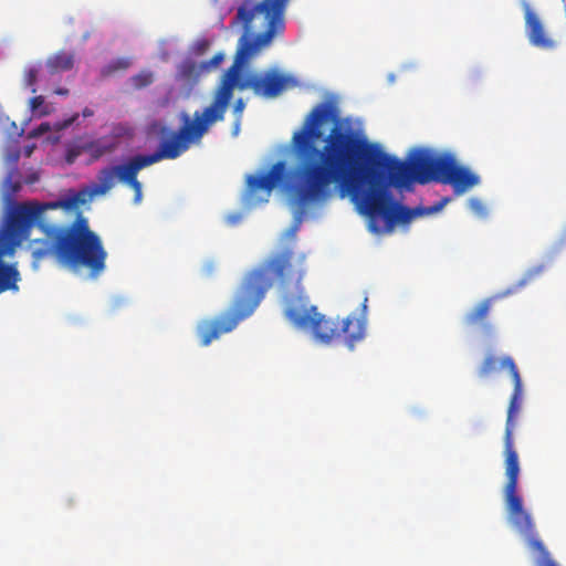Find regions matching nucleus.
Wrapping results in <instances>:
<instances>
[{"label":"nucleus","instance_id":"33","mask_svg":"<svg viewBox=\"0 0 566 566\" xmlns=\"http://www.w3.org/2000/svg\"><path fill=\"white\" fill-rule=\"evenodd\" d=\"M216 270V265L213 262H208L205 264L203 266V272L207 274V275H211Z\"/></svg>","mask_w":566,"mask_h":566},{"label":"nucleus","instance_id":"27","mask_svg":"<svg viewBox=\"0 0 566 566\" xmlns=\"http://www.w3.org/2000/svg\"><path fill=\"white\" fill-rule=\"evenodd\" d=\"M469 206H470L471 210L474 211L476 214L485 216L486 208L480 199L471 198L469 201Z\"/></svg>","mask_w":566,"mask_h":566},{"label":"nucleus","instance_id":"7","mask_svg":"<svg viewBox=\"0 0 566 566\" xmlns=\"http://www.w3.org/2000/svg\"><path fill=\"white\" fill-rule=\"evenodd\" d=\"M30 234L31 228L10 207L0 230V294L19 290L21 276L17 263H6L4 258L13 255Z\"/></svg>","mask_w":566,"mask_h":566},{"label":"nucleus","instance_id":"6","mask_svg":"<svg viewBox=\"0 0 566 566\" xmlns=\"http://www.w3.org/2000/svg\"><path fill=\"white\" fill-rule=\"evenodd\" d=\"M358 156L368 163V168L382 174L385 181L397 189H410L413 184L427 185L439 181L446 154H436L426 148L413 149L407 160L386 154L379 146L368 144L364 139ZM356 168H367L357 166Z\"/></svg>","mask_w":566,"mask_h":566},{"label":"nucleus","instance_id":"31","mask_svg":"<svg viewBox=\"0 0 566 566\" xmlns=\"http://www.w3.org/2000/svg\"><path fill=\"white\" fill-rule=\"evenodd\" d=\"M44 104V97L42 95L34 96L30 99L31 111H38Z\"/></svg>","mask_w":566,"mask_h":566},{"label":"nucleus","instance_id":"35","mask_svg":"<svg viewBox=\"0 0 566 566\" xmlns=\"http://www.w3.org/2000/svg\"><path fill=\"white\" fill-rule=\"evenodd\" d=\"M448 198L442 199L437 206L429 209L430 212H437L444 206L446 202H448Z\"/></svg>","mask_w":566,"mask_h":566},{"label":"nucleus","instance_id":"39","mask_svg":"<svg viewBox=\"0 0 566 566\" xmlns=\"http://www.w3.org/2000/svg\"><path fill=\"white\" fill-rule=\"evenodd\" d=\"M82 114H83V116H84V117H91V116H93V115H94V112H93L91 108L85 107V108L83 109Z\"/></svg>","mask_w":566,"mask_h":566},{"label":"nucleus","instance_id":"23","mask_svg":"<svg viewBox=\"0 0 566 566\" xmlns=\"http://www.w3.org/2000/svg\"><path fill=\"white\" fill-rule=\"evenodd\" d=\"M133 86L143 88L153 83V74L150 72H142L132 77Z\"/></svg>","mask_w":566,"mask_h":566},{"label":"nucleus","instance_id":"42","mask_svg":"<svg viewBox=\"0 0 566 566\" xmlns=\"http://www.w3.org/2000/svg\"><path fill=\"white\" fill-rule=\"evenodd\" d=\"M366 302H367V298H365V302L363 304V308L366 310Z\"/></svg>","mask_w":566,"mask_h":566},{"label":"nucleus","instance_id":"10","mask_svg":"<svg viewBox=\"0 0 566 566\" xmlns=\"http://www.w3.org/2000/svg\"><path fill=\"white\" fill-rule=\"evenodd\" d=\"M480 181V177L468 167L459 165L453 155L446 154L438 182L450 185L453 192L460 196L478 186Z\"/></svg>","mask_w":566,"mask_h":566},{"label":"nucleus","instance_id":"28","mask_svg":"<svg viewBox=\"0 0 566 566\" xmlns=\"http://www.w3.org/2000/svg\"><path fill=\"white\" fill-rule=\"evenodd\" d=\"M134 190V202L139 203L142 200V184L138 181V179L134 180L133 182L127 185Z\"/></svg>","mask_w":566,"mask_h":566},{"label":"nucleus","instance_id":"16","mask_svg":"<svg viewBox=\"0 0 566 566\" xmlns=\"http://www.w3.org/2000/svg\"><path fill=\"white\" fill-rule=\"evenodd\" d=\"M115 148L116 144L113 140L106 138H87V154H90L93 159H98L105 154L113 153Z\"/></svg>","mask_w":566,"mask_h":566},{"label":"nucleus","instance_id":"22","mask_svg":"<svg viewBox=\"0 0 566 566\" xmlns=\"http://www.w3.org/2000/svg\"><path fill=\"white\" fill-rule=\"evenodd\" d=\"M244 2H247L248 4H259V6H262L263 8L270 7V8L285 10L289 0H244Z\"/></svg>","mask_w":566,"mask_h":566},{"label":"nucleus","instance_id":"3","mask_svg":"<svg viewBox=\"0 0 566 566\" xmlns=\"http://www.w3.org/2000/svg\"><path fill=\"white\" fill-rule=\"evenodd\" d=\"M285 10L263 8L259 4L243 2L237 11L235 22H240L244 34L240 38L232 65L223 73L213 94L212 102L202 112L196 111L193 116L181 115L179 127V155L193 145H199L210 127L224 119L233 90H252L256 96L274 98L287 86L290 78L275 70L264 73H251L241 77V71L250 56L266 45L275 33L284 27Z\"/></svg>","mask_w":566,"mask_h":566},{"label":"nucleus","instance_id":"4","mask_svg":"<svg viewBox=\"0 0 566 566\" xmlns=\"http://www.w3.org/2000/svg\"><path fill=\"white\" fill-rule=\"evenodd\" d=\"M96 193L83 189L56 201L11 202L10 207L31 228L38 227L43 238L31 240L29 248L33 266L49 256L71 269H85L91 277H97L106 269L107 252L97 233L90 229L87 219L80 212L69 226L48 223L46 210H75L87 203Z\"/></svg>","mask_w":566,"mask_h":566},{"label":"nucleus","instance_id":"17","mask_svg":"<svg viewBox=\"0 0 566 566\" xmlns=\"http://www.w3.org/2000/svg\"><path fill=\"white\" fill-rule=\"evenodd\" d=\"M203 74H207L203 62L187 59L180 65V75L188 81L196 82Z\"/></svg>","mask_w":566,"mask_h":566},{"label":"nucleus","instance_id":"14","mask_svg":"<svg viewBox=\"0 0 566 566\" xmlns=\"http://www.w3.org/2000/svg\"><path fill=\"white\" fill-rule=\"evenodd\" d=\"M526 23L530 31L531 42L535 45L547 46L548 41L545 38L543 25L539 19L531 11H527L526 13Z\"/></svg>","mask_w":566,"mask_h":566},{"label":"nucleus","instance_id":"19","mask_svg":"<svg viewBox=\"0 0 566 566\" xmlns=\"http://www.w3.org/2000/svg\"><path fill=\"white\" fill-rule=\"evenodd\" d=\"M129 65H130V61L128 59L119 57V59H116V60L109 62L107 65H105L102 69L101 74L104 77L111 76L118 71L127 70L129 67Z\"/></svg>","mask_w":566,"mask_h":566},{"label":"nucleus","instance_id":"32","mask_svg":"<svg viewBox=\"0 0 566 566\" xmlns=\"http://www.w3.org/2000/svg\"><path fill=\"white\" fill-rule=\"evenodd\" d=\"M241 123H242V119L234 118V122L232 125V132H231L233 137L239 136L240 130H241Z\"/></svg>","mask_w":566,"mask_h":566},{"label":"nucleus","instance_id":"34","mask_svg":"<svg viewBox=\"0 0 566 566\" xmlns=\"http://www.w3.org/2000/svg\"><path fill=\"white\" fill-rule=\"evenodd\" d=\"M241 220L240 214H230L227 217V222L231 226L237 224Z\"/></svg>","mask_w":566,"mask_h":566},{"label":"nucleus","instance_id":"21","mask_svg":"<svg viewBox=\"0 0 566 566\" xmlns=\"http://www.w3.org/2000/svg\"><path fill=\"white\" fill-rule=\"evenodd\" d=\"M17 171H11L4 180L6 197L8 200L11 199L21 189L19 180L13 181L12 177Z\"/></svg>","mask_w":566,"mask_h":566},{"label":"nucleus","instance_id":"2","mask_svg":"<svg viewBox=\"0 0 566 566\" xmlns=\"http://www.w3.org/2000/svg\"><path fill=\"white\" fill-rule=\"evenodd\" d=\"M305 273V255H295L291 247L271 253L258 268L247 273L229 310L198 325L201 345L208 346L252 315L274 281L283 294L284 315L295 328L310 331L321 344L338 339L340 321L325 317L317 306L308 304L310 298L301 284Z\"/></svg>","mask_w":566,"mask_h":566},{"label":"nucleus","instance_id":"15","mask_svg":"<svg viewBox=\"0 0 566 566\" xmlns=\"http://www.w3.org/2000/svg\"><path fill=\"white\" fill-rule=\"evenodd\" d=\"M116 179L114 166L102 169L97 175L98 182L93 187V193L105 195L114 187Z\"/></svg>","mask_w":566,"mask_h":566},{"label":"nucleus","instance_id":"5","mask_svg":"<svg viewBox=\"0 0 566 566\" xmlns=\"http://www.w3.org/2000/svg\"><path fill=\"white\" fill-rule=\"evenodd\" d=\"M501 367L509 370L513 381V392L507 407V417L504 433V467L506 483L504 486V499L509 521L512 526L525 538L528 547L538 554L537 566H556L543 542L539 539L531 514L524 510L523 500L517 494L520 475V462L517 452L514 449L513 431L515 420L520 413L523 402V384L520 371L514 359L504 356L500 360Z\"/></svg>","mask_w":566,"mask_h":566},{"label":"nucleus","instance_id":"41","mask_svg":"<svg viewBox=\"0 0 566 566\" xmlns=\"http://www.w3.org/2000/svg\"><path fill=\"white\" fill-rule=\"evenodd\" d=\"M48 114H49V112H48V111H41V112H40V115H48Z\"/></svg>","mask_w":566,"mask_h":566},{"label":"nucleus","instance_id":"18","mask_svg":"<svg viewBox=\"0 0 566 566\" xmlns=\"http://www.w3.org/2000/svg\"><path fill=\"white\" fill-rule=\"evenodd\" d=\"M83 153H87V137H78L70 143L66 147L65 159L69 164H73Z\"/></svg>","mask_w":566,"mask_h":566},{"label":"nucleus","instance_id":"38","mask_svg":"<svg viewBox=\"0 0 566 566\" xmlns=\"http://www.w3.org/2000/svg\"><path fill=\"white\" fill-rule=\"evenodd\" d=\"M54 93L56 95H62V96H66L69 95V90L67 88H64V87H59L54 91Z\"/></svg>","mask_w":566,"mask_h":566},{"label":"nucleus","instance_id":"24","mask_svg":"<svg viewBox=\"0 0 566 566\" xmlns=\"http://www.w3.org/2000/svg\"><path fill=\"white\" fill-rule=\"evenodd\" d=\"M224 61V53L222 52H218L216 53L210 60L208 61H202L203 62V67L208 73L217 70L220 64Z\"/></svg>","mask_w":566,"mask_h":566},{"label":"nucleus","instance_id":"1","mask_svg":"<svg viewBox=\"0 0 566 566\" xmlns=\"http://www.w3.org/2000/svg\"><path fill=\"white\" fill-rule=\"evenodd\" d=\"M334 108L319 103L307 115L303 127L292 138L294 165L290 172V193L302 213L305 208L327 201L337 184L342 196L348 195L360 213L367 216L373 231L382 219L387 227L408 223L418 213L394 201L389 182L373 168H356L360 138L349 128L336 124L324 139L321 125L334 118Z\"/></svg>","mask_w":566,"mask_h":566},{"label":"nucleus","instance_id":"11","mask_svg":"<svg viewBox=\"0 0 566 566\" xmlns=\"http://www.w3.org/2000/svg\"><path fill=\"white\" fill-rule=\"evenodd\" d=\"M499 297V295H495L479 302L465 314L464 324L469 327H480L484 335H491L493 333V326L488 322V317L494 301Z\"/></svg>","mask_w":566,"mask_h":566},{"label":"nucleus","instance_id":"37","mask_svg":"<svg viewBox=\"0 0 566 566\" xmlns=\"http://www.w3.org/2000/svg\"><path fill=\"white\" fill-rule=\"evenodd\" d=\"M39 180V176L36 174H32L30 175L27 179H25V182L27 184H34Z\"/></svg>","mask_w":566,"mask_h":566},{"label":"nucleus","instance_id":"12","mask_svg":"<svg viewBox=\"0 0 566 566\" xmlns=\"http://www.w3.org/2000/svg\"><path fill=\"white\" fill-rule=\"evenodd\" d=\"M365 318L348 316L340 321L339 338L343 336L345 344L353 349L355 344L365 336Z\"/></svg>","mask_w":566,"mask_h":566},{"label":"nucleus","instance_id":"30","mask_svg":"<svg viewBox=\"0 0 566 566\" xmlns=\"http://www.w3.org/2000/svg\"><path fill=\"white\" fill-rule=\"evenodd\" d=\"M51 130V126L49 123H41L36 128H34L31 133V137H40L45 133Z\"/></svg>","mask_w":566,"mask_h":566},{"label":"nucleus","instance_id":"20","mask_svg":"<svg viewBox=\"0 0 566 566\" xmlns=\"http://www.w3.org/2000/svg\"><path fill=\"white\" fill-rule=\"evenodd\" d=\"M496 364L497 359L494 356H486L479 368V376L481 378L488 377L491 373H493L496 369Z\"/></svg>","mask_w":566,"mask_h":566},{"label":"nucleus","instance_id":"40","mask_svg":"<svg viewBox=\"0 0 566 566\" xmlns=\"http://www.w3.org/2000/svg\"><path fill=\"white\" fill-rule=\"evenodd\" d=\"M296 230H297V228L295 227V228H293V229H291V230L289 231V235L291 237V239H292V240H294V239H295V232H296Z\"/></svg>","mask_w":566,"mask_h":566},{"label":"nucleus","instance_id":"36","mask_svg":"<svg viewBox=\"0 0 566 566\" xmlns=\"http://www.w3.org/2000/svg\"><path fill=\"white\" fill-rule=\"evenodd\" d=\"M77 118H78V114H74L71 118L66 119L63 123L62 127L65 128V127L71 126Z\"/></svg>","mask_w":566,"mask_h":566},{"label":"nucleus","instance_id":"29","mask_svg":"<svg viewBox=\"0 0 566 566\" xmlns=\"http://www.w3.org/2000/svg\"><path fill=\"white\" fill-rule=\"evenodd\" d=\"M244 108H245V103H244V101H243L242 98H238V99L234 102V105H233V114H234V118L242 119Z\"/></svg>","mask_w":566,"mask_h":566},{"label":"nucleus","instance_id":"8","mask_svg":"<svg viewBox=\"0 0 566 566\" xmlns=\"http://www.w3.org/2000/svg\"><path fill=\"white\" fill-rule=\"evenodd\" d=\"M148 137L159 138L157 150L149 155H136L120 165L114 166L117 180L128 185L137 179L138 172L163 159L177 158V130L167 128L159 122L148 126Z\"/></svg>","mask_w":566,"mask_h":566},{"label":"nucleus","instance_id":"13","mask_svg":"<svg viewBox=\"0 0 566 566\" xmlns=\"http://www.w3.org/2000/svg\"><path fill=\"white\" fill-rule=\"evenodd\" d=\"M74 66V54L60 51L46 60V67L51 74L72 70Z\"/></svg>","mask_w":566,"mask_h":566},{"label":"nucleus","instance_id":"25","mask_svg":"<svg viewBox=\"0 0 566 566\" xmlns=\"http://www.w3.org/2000/svg\"><path fill=\"white\" fill-rule=\"evenodd\" d=\"M211 43L207 39H200L191 46V53L196 56L203 55L210 48Z\"/></svg>","mask_w":566,"mask_h":566},{"label":"nucleus","instance_id":"26","mask_svg":"<svg viewBox=\"0 0 566 566\" xmlns=\"http://www.w3.org/2000/svg\"><path fill=\"white\" fill-rule=\"evenodd\" d=\"M36 80H38V70L35 67H30L29 70L25 71L24 81H25V84L31 87L32 93L36 92V88H35Z\"/></svg>","mask_w":566,"mask_h":566},{"label":"nucleus","instance_id":"9","mask_svg":"<svg viewBox=\"0 0 566 566\" xmlns=\"http://www.w3.org/2000/svg\"><path fill=\"white\" fill-rule=\"evenodd\" d=\"M286 176V165L280 160L275 163L266 174L249 175L243 195V203L253 208L268 201L271 191L279 186Z\"/></svg>","mask_w":566,"mask_h":566}]
</instances>
